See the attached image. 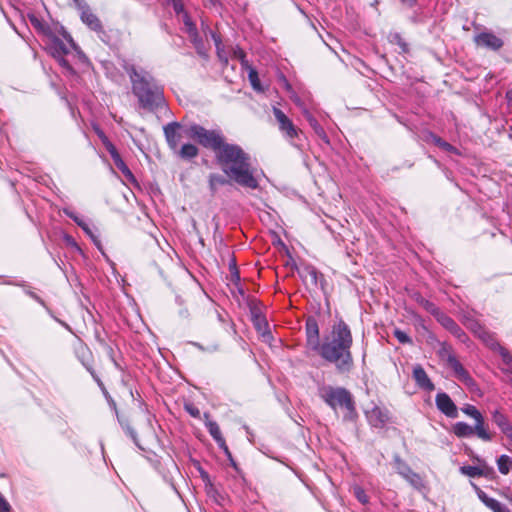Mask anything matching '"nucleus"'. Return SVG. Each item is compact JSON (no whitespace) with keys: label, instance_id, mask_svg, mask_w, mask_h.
I'll return each mask as SVG.
<instances>
[{"label":"nucleus","instance_id":"864d4df0","mask_svg":"<svg viewBox=\"0 0 512 512\" xmlns=\"http://www.w3.org/2000/svg\"><path fill=\"white\" fill-rule=\"evenodd\" d=\"M64 241H65V243H66L68 246H70V247H72V248H75L77 251H81V249H80L79 245L77 244V242L75 241V239H74L72 236H70V235H65V236H64Z\"/></svg>","mask_w":512,"mask_h":512},{"label":"nucleus","instance_id":"69168bd1","mask_svg":"<svg viewBox=\"0 0 512 512\" xmlns=\"http://www.w3.org/2000/svg\"><path fill=\"white\" fill-rule=\"evenodd\" d=\"M108 402H109L110 406L113 408V410L115 411L116 416H118L119 413H118V410H117V406H116L115 401L112 399V397L108 400Z\"/></svg>","mask_w":512,"mask_h":512},{"label":"nucleus","instance_id":"bb28decb","mask_svg":"<svg viewBox=\"0 0 512 512\" xmlns=\"http://www.w3.org/2000/svg\"><path fill=\"white\" fill-rule=\"evenodd\" d=\"M117 419L121 425V427L123 428V430L126 432V434L132 439V441L134 442V444L138 447H140V444H139V440H138V436H137V433L135 432V430L132 428V426L130 425V422L127 418L123 417V416H120L118 415L117 416Z\"/></svg>","mask_w":512,"mask_h":512},{"label":"nucleus","instance_id":"ddd939ff","mask_svg":"<svg viewBox=\"0 0 512 512\" xmlns=\"http://www.w3.org/2000/svg\"><path fill=\"white\" fill-rule=\"evenodd\" d=\"M46 47L52 57H60L69 54L70 48L55 33H52L46 41Z\"/></svg>","mask_w":512,"mask_h":512},{"label":"nucleus","instance_id":"338daca9","mask_svg":"<svg viewBox=\"0 0 512 512\" xmlns=\"http://www.w3.org/2000/svg\"><path fill=\"white\" fill-rule=\"evenodd\" d=\"M401 1H402V3H404L405 5H407L409 7H413L416 4L417 0H401Z\"/></svg>","mask_w":512,"mask_h":512},{"label":"nucleus","instance_id":"4468645a","mask_svg":"<svg viewBox=\"0 0 512 512\" xmlns=\"http://www.w3.org/2000/svg\"><path fill=\"white\" fill-rule=\"evenodd\" d=\"M436 406L443 414L450 418L458 416L457 407L447 393L440 392L435 398Z\"/></svg>","mask_w":512,"mask_h":512},{"label":"nucleus","instance_id":"9b49d317","mask_svg":"<svg viewBox=\"0 0 512 512\" xmlns=\"http://www.w3.org/2000/svg\"><path fill=\"white\" fill-rule=\"evenodd\" d=\"M436 320L457 339L462 342L466 340V333L450 316L441 311Z\"/></svg>","mask_w":512,"mask_h":512},{"label":"nucleus","instance_id":"39448f33","mask_svg":"<svg viewBox=\"0 0 512 512\" xmlns=\"http://www.w3.org/2000/svg\"><path fill=\"white\" fill-rule=\"evenodd\" d=\"M319 396L334 411L345 409L352 412V395L345 388L324 386L319 390Z\"/></svg>","mask_w":512,"mask_h":512},{"label":"nucleus","instance_id":"c9c22d12","mask_svg":"<svg viewBox=\"0 0 512 512\" xmlns=\"http://www.w3.org/2000/svg\"><path fill=\"white\" fill-rule=\"evenodd\" d=\"M460 471L462 474L472 478L480 477L484 474L483 470L477 466H462Z\"/></svg>","mask_w":512,"mask_h":512},{"label":"nucleus","instance_id":"4d7b16f0","mask_svg":"<svg viewBox=\"0 0 512 512\" xmlns=\"http://www.w3.org/2000/svg\"><path fill=\"white\" fill-rule=\"evenodd\" d=\"M74 4L76 5L77 9L80 11V13L83 10H86L89 8V5L86 3L85 0H73Z\"/></svg>","mask_w":512,"mask_h":512},{"label":"nucleus","instance_id":"7ed1b4c3","mask_svg":"<svg viewBox=\"0 0 512 512\" xmlns=\"http://www.w3.org/2000/svg\"><path fill=\"white\" fill-rule=\"evenodd\" d=\"M351 341L349 326L339 321L333 326L330 334L325 336L316 351L325 360L335 363L340 371H348Z\"/></svg>","mask_w":512,"mask_h":512},{"label":"nucleus","instance_id":"cd10ccee","mask_svg":"<svg viewBox=\"0 0 512 512\" xmlns=\"http://www.w3.org/2000/svg\"><path fill=\"white\" fill-rule=\"evenodd\" d=\"M496 462L499 472L503 475H507L512 469V457L508 455H501Z\"/></svg>","mask_w":512,"mask_h":512},{"label":"nucleus","instance_id":"c85d7f7f","mask_svg":"<svg viewBox=\"0 0 512 512\" xmlns=\"http://www.w3.org/2000/svg\"><path fill=\"white\" fill-rule=\"evenodd\" d=\"M416 300L426 311L432 314L435 318L441 312V310L434 303L420 295H417Z\"/></svg>","mask_w":512,"mask_h":512},{"label":"nucleus","instance_id":"423d86ee","mask_svg":"<svg viewBox=\"0 0 512 512\" xmlns=\"http://www.w3.org/2000/svg\"><path fill=\"white\" fill-rule=\"evenodd\" d=\"M438 355L443 361H446L447 365L453 370L456 378L460 382H462L464 385L470 388L475 386V381L473 380L469 372L456 358L451 345L447 344L446 342L440 343Z\"/></svg>","mask_w":512,"mask_h":512},{"label":"nucleus","instance_id":"c03bdc74","mask_svg":"<svg viewBox=\"0 0 512 512\" xmlns=\"http://www.w3.org/2000/svg\"><path fill=\"white\" fill-rule=\"evenodd\" d=\"M60 33L61 35L63 36V38L68 42L69 46L74 49V50H78V45L74 42L73 38L71 37V35L64 29V27H61L60 28Z\"/></svg>","mask_w":512,"mask_h":512},{"label":"nucleus","instance_id":"6ab92c4d","mask_svg":"<svg viewBox=\"0 0 512 512\" xmlns=\"http://www.w3.org/2000/svg\"><path fill=\"white\" fill-rule=\"evenodd\" d=\"M182 21L185 26V32L188 34L191 42L194 45H198L202 43V38L200 37L196 24L191 19L188 13H184L182 16Z\"/></svg>","mask_w":512,"mask_h":512},{"label":"nucleus","instance_id":"4c0bfd02","mask_svg":"<svg viewBox=\"0 0 512 512\" xmlns=\"http://www.w3.org/2000/svg\"><path fill=\"white\" fill-rule=\"evenodd\" d=\"M184 410L195 419H200L201 417L199 408L193 402H185Z\"/></svg>","mask_w":512,"mask_h":512},{"label":"nucleus","instance_id":"5701e85b","mask_svg":"<svg viewBox=\"0 0 512 512\" xmlns=\"http://www.w3.org/2000/svg\"><path fill=\"white\" fill-rule=\"evenodd\" d=\"M205 419V427L207 428L209 434L214 439V441H219L223 437L220 427L217 422L210 419V414L208 412L204 413Z\"/></svg>","mask_w":512,"mask_h":512},{"label":"nucleus","instance_id":"20e7f679","mask_svg":"<svg viewBox=\"0 0 512 512\" xmlns=\"http://www.w3.org/2000/svg\"><path fill=\"white\" fill-rule=\"evenodd\" d=\"M272 112L282 136L293 147L303 150L305 139L302 130L280 108L274 106Z\"/></svg>","mask_w":512,"mask_h":512},{"label":"nucleus","instance_id":"79ce46f5","mask_svg":"<svg viewBox=\"0 0 512 512\" xmlns=\"http://www.w3.org/2000/svg\"><path fill=\"white\" fill-rule=\"evenodd\" d=\"M393 334L401 344H412V339L406 332L400 329H395Z\"/></svg>","mask_w":512,"mask_h":512},{"label":"nucleus","instance_id":"f3484780","mask_svg":"<svg viewBox=\"0 0 512 512\" xmlns=\"http://www.w3.org/2000/svg\"><path fill=\"white\" fill-rule=\"evenodd\" d=\"M80 18L82 20V22L91 30L97 32V33H103L104 30H103V25L100 21V19L98 18V16L96 14H94L92 12V10L90 9V7L86 10H83L81 13H80Z\"/></svg>","mask_w":512,"mask_h":512},{"label":"nucleus","instance_id":"c756f323","mask_svg":"<svg viewBox=\"0 0 512 512\" xmlns=\"http://www.w3.org/2000/svg\"><path fill=\"white\" fill-rule=\"evenodd\" d=\"M248 79H249V82H250L252 88L255 91H257V92H264L265 91L264 87L262 86V84L260 82V79H259V76H258V72L256 71L255 68L249 67Z\"/></svg>","mask_w":512,"mask_h":512},{"label":"nucleus","instance_id":"8fccbe9b","mask_svg":"<svg viewBox=\"0 0 512 512\" xmlns=\"http://www.w3.org/2000/svg\"><path fill=\"white\" fill-rule=\"evenodd\" d=\"M231 281L234 284H238L240 282V274L236 266V260L233 258V268L231 269Z\"/></svg>","mask_w":512,"mask_h":512},{"label":"nucleus","instance_id":"412c9836","mask_svg":"<svg viewBox=\"0 0 512 512\" xmlns=\"http://www.w3.org/2000/svg\"><path fill=\"white\" fill-rule=\"evenodd\" d=\"M28 19L33 28L40 34L48 38L52 33V28L35 14H29Z\"/></svg>","mask_w":512,"mask_h":512},{"label":"nucleus","instance_id":"2eb2a0df","mask_svg":"<svg viewBox=\"0 0 512 512\" xmlns=\"http://www.w3.org/2000/svg\"><path fill=\"white\" fill-rule=\"evenodd\" d=\"M397 472L416 488L423 486L422 478L400 458L395 459Z\"/></svg>","mask_w":512,"mask_h":512},{"label":"nucleus","instance_id":"ea45409f","mask_svg":"<svg viewBox=\"0 0 512 512\" xmlns=\"http://www.w3.org/2000/svg\"><path fill=\"white\" fill-rule=\"evenodd\" d=\"M97 341L101 346H103L106 349L107 354H108L109 358L111 359V361L114 363V365L117 368H119V365L114 357V350H113L112 346L109 345L108 343H106V341L104 339L100 338L99 336H97Z\"/></svg>","mask_w":512,"mask_h":512},{"label":"nucleus","instance_id":"1a4fd4ad","mask_svg":"<svg viewBox=\"0 0 512 512\" xmlns=\"http://www.w3.org/2000/svg\"><path fill=\"white\" fill-rule=\"evenodd\" d=\"M182 125L179 122H170L163 127L164 136L167 141L169 148L173 151H177L182 135L180 129Z\"/></svg>","mask_w":512,"mask_h":512},{"label":"nucleus","instance_id":"72a5a7b5","mask_svg":"<svg viewBox=\"0 0 512 512\" xmlns=\"http://www.w3.org/2000/svg\"><path fill=\"white\" fill-rule=\"evenodd\" d=\"M113 163L127 179L131 180L134 178L133 173L130 171V169L128 168V166L126 165L121 156L113 160Z\"/></svg>","mask_w":512,"mask_h":512},{"label":"nucleus","instance_id":"a18cd8bd","mask_svg":"<svg viewBox=\"0 0 512 512\" xmlns=\"http://www.w3.org/2000/svg\"><path fill=\"white\" fill-rule=\"evenodd\" d=\"M92 378L94 379V381L97 383V385L99 386V388L101 389V391L103 392L105 398L107 400H109L111 398V396L109 395L104 383L102 382V380L100 379V377L98 376L97 373H94V375H91Z\"/></svg>","mask_w":512,"mask_h":512},{"label":"nucleus","instance_id":"6e6d98bb","mask_svg":"<svg viewBox=\"0 0 512 512\" xmlns=\"http://www.w3.org/2000/svg\"><path fill=\"white\" fill-rule=\"evenodd\" d=\"M63 211H64V214L66 216H68L70 219H72L77 225H78V223L83 222V220L80 217H78L73 211H71L69 209H64Z\"/></svg>","mask_w":512,"mask_h":512},{"label":"nucleus","instance_id":"09e8293b","mask_svg":"<svg viewBox=\"0 0 512 512\" xmlns=\"http://www.w3.org/2000/svg\"><path fill=\"white\" fill-rule=\"evenodd\" d=\"M60 66H62L64 69H66L69 73L74 74L75 71L73 67L70 65V63L65 59V56L60 57H54Z\"/></svg>","mask_w":512,"mask_h":512},{"label":"nucleus","instance_id":"13d9d810","mask_svg":"<svg viewBox=\"0 0 512 512\" xmlns=\"http://www.w3.org/2000/svg\"><path fill=\"white\" fill-rule=\"evenodd\" d=\"M225 455L229 461L230 466L233 467V469L235 471L239 472V470H240L239 466H238L237 462L235 461V459L233 458L231 451H229V454H225Z\"/></svg>","mask_w":512,"mask_h":512},{"label":"nucleus","instance_id":"393cba45","mask_svg":"<svg viewBox=\"0 0 512 512\" xmlns=\"http://www.w3.org/2000/svg\"><path fill=\"white\" fill-rule=\"evenodd\" d=\"M453 432L457 437H470L473 434H476L475 426L472 427L465 422H457L453 426Z\"/></svg>","mask_w":512,"mask_h":512},{"label":"nucleus","instance_id":"de8ad7c7","mask_svg":"<svg viewBox=\"0 0 512 512\" xmlns=\"http://www.w3.org/2000/svg\"><path fill=\"white\" fill-rule=\"evenodd\" d=\"M393 42H395L403 52L408 51V44L404 41V39L400 36V34L396 33L392 36Z\"/></svg>","mask_w":512,"mask_h":512},{"label":"nucleus","instance_id":"774afa93","mask_svg":"<svg viewBox=\"0 0 512 512\" xmlns=\"http://www.w3.org/2000/svg\"><path fill=\"white\" fill-rule=\"evenodd\" d=\"M506 99H507V101H508L510 104H512V89H511V90H509V91H507V93H506Z\"/></svg>","mask_w":512,"mask_h":512},{"label":"nucleus","instance_id":"a878e982","mask_svg":"<svg viewBox=\"0 0 512 512\" xmlns=\"http://www.w3.org/2000/svg\"><path fill=\"white\" fill-rule=\"evenodd\" d=\"M478 337L492 350L496 351L500 346L501 344L497 341V339L495 338V336L484 330V329H480L479 332H478Z\"/></svg>","mask_w":512,"mask_h":512},{"label":"nucleus","instance_id":"603ef678","mask_svg":"<svg viewBox=\"0 0 512 512\" xmlns=\"http://www.w3.org/2000/svg\"><path fill=\"white\" fill-rule=\"evenodd\" d=\"M25 292H26V294L29 297H31L32 299L37 301L43 307L47 308L46 303L44 302V300L40 296H38L35 292H33L31 289H27Z\"/></svg>","mask_w":512,"mask_h":512},{"label":"nucleus","instance_id":"f8f14e48","mask_svg":"<svg viewBox=\"0 0 512 512\" xmlns=\"http://www.w3.org/2000/svg\"><path fill=\"white\" fill-rule=\"evenodd\" d=\"M307 345L314 351L319 348L320 338H319V326L315 317L310 316L306 320L305 324Z\"/></svg>","mask_w":512,"mask_h":512},{"label":"nucleus","instance_id":"e433bc0d","mask_svg":"<svg viewBox=\"0 0 512 512\" xmlns=\"http://www.w3.org/2000/svg\"><path fill=\"white\" fill-rule=\"evenodd\" d=\"M315 134L326 144H329V138L324 130V128L319 124L317 120L309 124Z\"/></svg>","mask_w":512,"mask_h":512},{"label":"nucleus","instance_id":"7c9ffc66","mask_svg":"<svg viewBox=\"0 0 512 512\" xmlns=\"http://www.w3.org/2000/svg\"><path fill=\"white\" fill-rule=\"evenodd\" d=\"M252 322L255 329L258 332H260L263 336H270L271 333L269 331V324L267 322L266 317H258L257 319L252 320Z\"/></svg>","mask_w":512,"mask_h":512},{"label":"nucleus","instance_id":"37998d69","mask_svg":"<svg viewBox=\"0 0 512 512\" xmlns=\"http://www.w3.org/2000/svg\"><path fill=\"white\" fill-rule=\"evenodd\" d=\"M170 5H172L173 9H174V12L177 14V15H181L183 16L184 13H188L187 11H185L184 9V4H183V0H173L169 3Z\"/></svg>","mask_w":512,"mask_h":512},{"label":"nucleus","instance_id":"aec40b11","mask_svg":"<svg viewBox=\"0 0 512 512\" xmlns=\"http://www.w3.org/2000/svg\"><path fill=\"white\" fill-rule=\"evenodd\" d=\"M492 420L499 427L502 433L506 436H509L512 433V425L509 422L506 415H504L500 410H495L492 412Z\"/></svg>","mask_w":512,"mask_h":512},{"label":"nucleus","instance_id":"5fc2aeb1","mask_svg":"<svg viewBox=\"0 0 512 512\" xmlns=\"http://www.w3.org/2000/svg\"><path fill=\"white\" fill-rule=\"evenodd\" d=\"M11 506L7 500L0 494V512H10Z\"/></svg>","mask_w":512,"mask_h":512},{"label":"nucleus","instance_id":"0e129e2a","mask_svg":"<svg viewBox=\"0 0 512 512\" xmlns=\"http://www.w3.org/2000/svg\"><path fill=\"white\" fill-rule=\"evenodd\" d=\"M103 143H104L105 148H106V150L108 152L111 151V150H114L116 148L115 145L112 144L110 141H104Z\"/></svg>","mask_w":512,"mask_h":512},{"label":"nucleus","instance_id":"58836bf2","mask_svg":"<svg viewBox=\"0 0 512 512\" xmlns=\"http://www.w3.org/2000/svg\"><path fill=\"white\" fill-rule=\"evenodd\" d=\"M78 226L91 238V240L93 241V243L98 247L100 248V240L97 238L96 235H94V233L92 232L91 228L89 227V225L86 223V222H81V223H78Z\"/></svg>","mask_w":512,"mask_h":512},{"label":"nucleus","instance_id":"3c124183","mask_svg":"<svg viewBox=\"0 0 512 512\" xmlns=\"http://www.w3.org/2000/svg\"><path fill=\"white\" fill-rule=\"evenodd\" d=\"M355 496L357 498V500L362 503L363 505L367 504L369 502V497L367 496V494L365 493L364 490L362 489H357L355 491Z\"/></svg>","mask_w":512,"mask_h":512},{"label":"nucleus","instance_id":"2f4dec72","mask_svg":"<svg viewBox=\"0 0 512 512\" xmlns=\"http://www.w3.org/2000/svg\"><path fill=\"white\" fill-rule=\"evenodd\" d=\"M301 277L304 278L305 280L309 279L311 284L317 285L319 273L314 267L307 266L301 272Z\"/></svg>","mask_w":512,"mask_h":512},{"label":"nucleus","instance_id":"4be33fe9","mask_svg":"<svg viewBox=\"0 0 512 512\" xmlns=\"http://www.w3.org/2000/svg\"><path fill=\"white\" fill-rule=\"evenodd\" d=\"M478 496H479L480 500L485 504V506H487L493 512H511L508 507L503 505L498 500H496L492 497H489L487 494H485L482 491L478 494Z\"/></svg>","mask_w":512,"mask_h":512},{"label":"nucleus","instance_id":"0eeeda50","mask_svg":"<svg viewBox=\"0 0 512 512\" xmlns=\"http://www.w3.org/2000/svg\"><path fill=\"white\" fill-rule=\"evenodd\" d=\"M461 410L463 413L475 420L476 435L484 441H490L492 439V435L488 432L485 426L484 417L479 410L475 406L469 404L465 405Z\"/></svg>","mask_w":512,"mask_h":512},{"label":"nucleus","instance_id":"f03ea898","mask_svg":"<svg viewBox=\"0 0 512 512\" xmlns=\"http://www.w3.org/2000/svg\"><path fill=\"white\" fill-rule=\"evenodd\" d=\"M121 67L130 78L132 93L140 108L155 112L166 106L164 87L150 72L143 68L137 69L126 60L122 61Z\"/></svg>","mask_w":512,"mask_h":512},{"label":"nucleus","instance_id":"f704fd0d","mask_svg":"<svg viewBox=\"0 0 512 512\" xmlns=\"http://www.w3.org/2000/svg\"><path fill=\"white\" fill-rule=\"evenodd\" d=\"M248 306L251 313L252 320L257 319L258 317H265L262 314L261 308H260V302L257 299H250L248 302Z\"/></svg>","mask_w":512,"mask_h":512},{"label":"nucleus","instance_id":"6e6552de","mask_svg":"<svg viewBox=\"0 0 512 512\" xmlns=\"http://www.w3.org/2000/svg\"><path fill=\"white\" fill-rule=\"evenodd\" d=\"M74 353L90 375H94L96 371L93 368V354L90 348L81 339H78L77 343L74 345Z\"/></svg>","mask_w":512,"mask_h":512},{"label":"nucleus","instance_id":"a19ab883","mask_svg":"<svg viewBox=\"0 0 512 512\" xmlns=\"http://www.w3.org/2000/svg\"><path fill=\"white\" fill-rule=\"evenodd\" d=\"M502 358V366L512 363V354L502 345L496 350Z\"/></svg>","mask_w":512,"mask_h":512},{"label":"nucleus","instance_id":"dca6fc26","mask_svg":"<svg viewBox=\"0 0 512 512\" xmlns=\"http://www.w3.org/2000/svg\"><path fill=\"white\" fill-rule=\"evenodd\" d=\"M366 416L374 427H382L389 421L388 411L377 406L367 411Z\"/></svg>","mask_w":512,"mask_h":512},{"label":"nucleus","instance_id":"e2e57ef3","mask_svg":"<svg viewBox=\"0 0 512 512\" xmlns=\"http://www.w3.org/2000/svg\"><path fill=\"white\" fill-rule=\"evenodd\" d=\"M55 320L60 323L65 329H67L69 332L73 333L72 331V328L69 326V324H67L66 322L64 321H61L60 319L58 318H55Z\"/></svg>","mask_w":512,"mask_h":512},{"label":"nucleus","instance_id":"9d476101","mask_svg":"<svg viewBox=\"0 0 512 512\" xmlns=\"http://www.w3.org/2000/svg\"><path fill=\"white\" fill-rule=\"evenodd\" d=\"M474 41L477 46L485 47L492 51H498L504 45L503 40L492 32H482L475 36Z\"/></svg>","mask_w":512,"mask_h":512},{"label":"nucleus","instance_id":"b1692460","mask_svg":"<svg viewBox=\"0 0 512 512\" xmlns=\"http://www.w3.org/2000/svg\"><path fill=\"white\" fill-rule=\"evenodd\" d=\"M178 156L185 160H190L198 156L199 149L196 145L187 143L177 149Z\"/></svg>","mask_w":512,"mask_h":512},{"label":"nucleus","instance_id":"49530a36","mask_svg":"<svg viewBox=\"0 0 512 512\" xmlns=\"http://www.w3.org/2000/svg\"><path fill=\"white\" fill-rule=\"evenodd\" d=\"M92 378L94 379V381L97 383V385L99 386V388L101 389V391L103 392L105 398L107 400H109L111 398V396L109 395L104 383L102 382V380L100 379V377L98 376L97 373H94V375H91Z\"/></svg>","mask_w":512,"mask_h":512},{"label":"nucleus","instance_id":"473e14b6","mask_svg":"<svg viewBox=\"0 0 512 512\" xmlns=\"http://www.w3.org/2000/svg\"><path fill=\"white\" fill-rule=\"evenodd\" d=\"M431 139H432L433 143L436 146L440 147L441 149H443L447 152L457 153V149L454 146H452L448 142L444 141L439 136H437L435 134H431Z\"/></svg>","mask_w":512,"mask_h":512},{"label":"nucleus","instance_id":"f257e3e1","mask_svg":"<svg viewBox=\"0 0 512 512\" xmlns=\"http://www.w3.org/2000/svg\"><path fill=\"white\" fill-rule=\"evenodd\" d=\"M185 133L202 147L214 152L215 160L225 174H209L208 186L212 196L216 195L219 187L230 185L231 181L252 190L259 187L250 155L241 146L228 143L220 129L208 130L192 123L185 129Z\"/></svg>","mask_w":512,"mask_h":512},{"label":"nucleus","instance_id":"a211bd4d","mask_svg":"<svg viewBox=\"0 0 512 512\" xmlns=\"http://www.w3.org/2000/svg\"><path fill=\"white\" fill-rule=\"evenodd\" d=\"M413 378L416 382V384L423 390L426 391H433L435 389L434 384L428 377L426 371L423 369L422 366L416 365L413 368Z\"/></svg>","mask_w":512,"mask_h":512},{"label":"nucleus","instance_id":"680f3d73","mask_svg":"<svg viewBox=\"0 0 512 512\" xmlns=\"http://www.w3.org/2000/svg\"><path fill=\"white\" fill-rule=\"evenodd\" d=\"M112 158V160H115L117 159L118 157H120L121 155L119 154V152L117 151V148H115L114 150H111L108 152Z\"/></svg>","mask_w":512,"mask_h":512},{"label":"nucleus","instance_id":"052dcab7","mask_svg":"<svg viewBox=\"0 0 512 512\" xmlns=\"http://www.w3.org/2000/svg\"><path fill=\"white\" fill-rule=\"evenodd\" d=\"M303 115L309 124L317 120L309 111L304 110Z\"/></svg>","mask_w":512,"mask_h":512},{"label":"nucleus","instance_id":"bf43d9fd","mask_svg":"<svg viewBox=\"0 0 512 512\" xmlns=\"http://www.w3.org/2000/svg\"><path fill=\"white\" fill-rule=\"evenodd\" d=\"M215 442L217 443L218 447L221 450H223L224 454H229L230 450H229V448H228V446L226 444V441H225L224 437H222L221 440L215 441Z\"/></svg>","mask_w":512,"mask_h":512}]
</instances>
